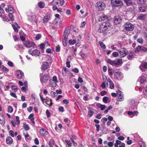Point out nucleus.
<instances>
[{
	"instance_id": "nucleus-1",
	"label": "nucleus",
	"mask_w": 147,
	"mask_h": 147,
	"mask_svg": "<svg viewBox=\"0 0 147 147\" xmlns=\"http://www.w3.org/2000/svg\"><path fill=\"white\" fill-rule=\"evenodd\" d=\"M111 25L108 22H103L100 24L99 28L98 31L100 33L105 32L109 28L111 27Z\"/></svg>"
},
{
	"instance_id": "nucleus-2",
	"label": "nucleus",
	"mask_w": 147,
	"mask_h": 147,
	"mask_svg": "<svg viewBox=\"0 0 147 147\" xmlns=\"http://www.w3.org/2000/svg\"><path fill=\"white\" fill-rule=\"evenodd\" d=\"M106 62L108 63L113 66L119 65H121L122 63V60L121 59H117L112 60L110 59H108Z\"/></svg>"
},
{
	"instance_id": "nucleus-3",
	"label": "nucleus",
	"mask_w": 147,
	"mask_h": 147,
	"mask_svg": "<svg viewBox=\"0 0 147 147\" xmlns=\"http://www.w3.org/2000/svg\"><path fill=\"white\" fill-rule=\"evenodd\" d=\"M123 26L125 30L128 31H132L134 28V25L129 22H127L125 23Z\"/></svg>"
},
{
	"instance_id": "nucleus-4",
	"label": "nucleus",
	"mask_w": 147,
	"mask_h": 147,
	"mask_svg": "<svg viewBox=\"0 0 147 147\" xmlns=\"http://www.w3.org/2000/svg\"><path fill=\"white\" fill-rule=\"evenodd\" d=\"M105 6L106 4L102 1H98L96 3V7L100 11L104 10L105 8Z\"/></svg>"
},
{
	"instance_id": "nucleus-5",
	"label": "nucleus",
	"mask_w": 147,
	"mask_h": 147,
	"mask_svg": "<svg viewBox=\"0 0 147 147\" xmlns=\"http://www.w3.org/2000/svg\"><path fill=\"white\" fill-rule=\"evenodd\" d=\"M111 4L115 7L121 6L123 5L121 0H111Z\"/></svg>"
},
{
	"instance_id": "nucleus-6",
	"label": "nucleus",
	"mask_w": 147,
	"mask_h": 147,
	"mask_svg": "<svg viewBox=\"0 0 147 147\" xmlns=\"http://www.w3.org/2000/svg\"><path fill=\"white\" fill-rule=\"evenodd\" d=\"M119 55L121 57H125L127 54V51L125 48H122L118 50Z\"/></svg>"
},
{
	"instance_id": "nucleus-7",
	"label": "nucleus",
	"mask_w": 147,
	"mask_h": 147,
	"mask_svg": "<svg viewBox=\"0 0 147 147\" xmlns=\"http://www.w3.org/2000/svg\"><path fill=\"white\" fill-rule=\"evenodd\" d=\"M58 82L57 77L56 76L53 77V79L50 80L49 85L51 87H55L56 83Z\"/></svg>"
},
{
	"instance_id": "nucleus-8",
	"label": "nucleus",
	"mask_w": 147,
	"mask_h": 147,
	"mask_svg": "<svg viewBox=\"0 0 147 147\" xmlns=\"http://www.w3.org/2000/svg\"><path fill=\"white\" fill-rule=\"evenodd\" d=\"M122 21V19L121 16H117L114 17V22L115 24L118 25L120 24Z\"/></svg>"
},
{
	"instance_id": "nucleus-9",
	"label": "nucleus",
	"mask_w": 147,
	"mask_h": 147,
	"mask_svg": "<svg viewBox=\"0 0 147 147\" xmlns=\"http://www.w3.org/2000/svg\"><path fill=\"white\" fill-rule=\"evenodd\" d=\"M24 44L25 46L28 48H30L32 47H33L35 48L36 47V45L35 43L29 41H27L25 42Z\"/></svg>"
},
{
	"instance_id": "nucleus-10",
	"label": "nucleus",
	"mask_w": 147,
	"mask_h": 147,
	"mask_svg": "<svg viewBox=\"0 0 147 147\" xmlns=\"http://www.w3.org/2000/svg\"><path fill=\"white\" fill-rule=\"evenodd\" d=\"M52 15L50 13H47L44 17L42 19V22L44 23H47L50 20L51 17Z\"/></svg>"
},
{
	"instance_id": "nucleus-11",
	"label": "nucleus",
	"mask_w": 147,
	"mask_h": 147,
	"mask_svg": "<svg viewBox=\"0 0 147 147\" xmlns=\"http://www.w3.org/2000/svg\"><path fill=\"white\" fill-rule=\"evenodd\" d=\"M115 78L118 80H121L123 78V74L120 71L116 72L115 74Z\"/></svg>"
},
{
	"instance_id": "nucleus-12",
	"label": "nucleus",
	"mask_w": 147,
	"mask_h": 147,
	"mask_svg": "<svg viewBox=\"0 0 147 147\" xmlns=\"http://www.w3.org/2000/svg\"><path fill=\"white\" fill-rule=\"evenodd\" d=\"M118 91L117 93L118 98L117 99V100L118 101H122L124 99L123 92L119 90H118Z\"/></svg>"
},
{
	"instance_id": "nucleus-13",
	"label": "nucleus",
	"mask_w": 147,
	"mask_h": 147,
	"mask_svg": "<svg viewBox=\"0 0 147 147\" xmlns=\"http://www.w3.org/2000/svg\"><path fill=\"white\" fill-rule=\"evenodd\" d=\"M49 79V76L48 74H45L42 77H41L40 80L41 82L46 83Z\"/></svg>"
},
{
	"instance_id": "nucleus-14",
	"label": "nucleus",
	"mask_w": 147,
	"mask_h": 147,
	"mask_svg": "<svg viewBox=\"0 0 147 147\" xmlns=\"http://www.w3.org/2000/svg\"><path fill=\"white\" fill-rule=\"evenodd\" d=\"M115 147H125V144L119 140H116L114 144Z\"/></svg>"
},
{
	"instance_id": "nucleus-15",
	"label": "nucleus",
	"mask_w": 147,
	"mask_h": 147,
	"mask_svg": "<svg viewBox=\"0 0 147 147\" xmlns=\"http://www.w3.org/2000/svg\"><path fill=\"white\" fill-rule=\"evenodd\" d=\"M70 30L69 29L66 28L65 29L64 32V38L63 41H65L67 40L68 35L69 34Z\"/></svg>"
},
{
	"instance_id": "nucleus-16",
	"label": "nucleus",
	"mask_w": 147,
	"mask_h": 147,
	"mask_svg": "<svg viewBox=\"0 0 147 147\" xmlns=\"http://www.w3.org/2000/svg\"><path fill=\"white\" fill-rule=\"evenodd\" d=\"M16 74L17 78L19 79H22L24 75V73L22 71L18 70L16 71Z\"/></svg>"
},
{
	"instance_id": "nucleus-17",
	"label": "nucleus",
	"mask_w": 147,
	"mask_h": 147,
	"mask_svg": "<svg viewBox=\"0 0 147 147\" xmlns=\"http://www.w3.org/2000/svg\"><path fill=\"white\" fill-rule=\"evenodd\" d=\"M140 68L142 71H144L147 69V63L143 62L140 66Z\"/></svg>"
},
{
	"instance_id": "nucleus-18",
	"label": "nucleus",
	"mask_w": 147,
	"mask_h": 147,
	"mask_svg": "<svg viewBox=\"0 0 147 147\" xmlns=\"http://www.w3.org/2000/svg\"><path fill=\"white\" fill-rule=\"evenodd\" d=\"M48 67L49 65L48 62H43L41 67L42 71L44 72L45 69L48 68Z\"/></svg>"
},
{
	"instance_id": "nucleus-19",
	"label": "nucleus",
	"mask_w": 147,
	"mask_h": 147,
	"mask_svg": "<svg viewBox=\"0 0 147 147\" xmlns=\"http://www.w3.org/2000/svg\"><path fill=\"white\" fill-rule=\"evenodd\" d=\"M139 79L140 80V82L141 84H143L145 83L147 81V79L144 76H142L139 78Z\"/></svg>"
},
{
	"instance_id": "nucleus-20",
	"label": "nucleus",
	"mask_w": 147,
	"mask_h": 147,
	"mask_svg": "<svg viewBox=\"0 0 147 147\" xmlns=\"http://www.w3.org/2000/svg\"><path fill=\"white\" fill-rule=\"evenodd\" d=\"M40 52L39 50L37 49H35L33 51L32 55L34 56L35 57H38L40 55Z\"/></svg>"
},
{
	"instance_id": "nucleus-21",
	"label": "nucleus",
	"mask_w": 147,
	"mask_h": 147,
	"mask_svg": "<svg viewBox=\"0 0 147 147\" xmlns=\"http://www.w3.org/2000/svg\"><path fill=\"white\" fill-rule=\"evenodd\" d=\"M147 8L146 5H142V6L139 7V10L140 12H145Z\"/></svg>"
},
{
	"instance_id": "nucleus-22",
	"label": "nucleus",
	"mask_w": 147,
	"mask_h": 147,
	"mask_svg": "<svg viewBox=\"0 0 147 147\" xmlns=\"http://www.w3.org/2000/svg\"><path fill=\"white\" fill-rule=\"evenodd\" d=\"M40 134L42 136H45L46 135H47L48 134L47 131L44 128L41 129L40 131Z\"/></svg>"
},
{
	"instance_id": "nucleus-23",
	"label": "nucleus",
	"mask_w": 147,
	"mask_h": 147,
	"mask_svg": "<svg viewBox=\"0 0 147 147\" xmlns=\"http://www.w3.org/2000/svg\"><path fill=\"white\" fill-rule=\"evenodd\" d=\"M6 142L7 144H12L13 140L10 137H7L6 139Z\"/></svg>"
},
{
	"instance_id": "nucleus-24",
	"label": "nucleus",
	"mask_w": 147,
	"mask_h": 147,
	"mask_svg": "<svg viewBox=\"0 0 147 147\" xmlns=\"http://www.w3.org/2000/svg\"><path fill=\"white\" fill-rule=\"evenodd\" d=\"M5 123V120L3 115L2 114H0V123L2 125H4Z\"/></svg>"
},
{
	"instance_id": "nucleus-25",
	"label": "nucleus",
	"mask_w": 147,
	"mask_h": 147,
	"mask_svg": "<svg viewBox=\"0 0 147 147\" xmlns=\"http://www.w3.org/2000/svg\"><path fill=\"white\" fill-rule=\"evenodd\" d=\"M12 27L14 30L16 32H18V30L17 29V27L18 28H20V27L18 25L17 23H15V24H12Z\"/></svg>"
},
{
	"instance_id": "nucleus-26",
	"label": "nucleus",
	"mask_w": 147,
	"mask_h": 147,
	"mask_svg": "<svg viewBox=\"0 0 147 147\" xmlns=\"http://www.w3.org/2000/svg\"><path fill=\"white\" fill-rule=\"evenodd\" d=\"M38 5L39 7L41 9L44 8L45 5V3L41 1L38 2Z\"/></svg>"
},
{
	"instance_id": "nucleus-27",
	"label": "nucleus",
	"mask_w": 147,
	"mask_h": 147,
	"mask_svg": "<svg viewBox=\"0 0 147 147\" xmlns=\"http://www.w3.org/2000/svg\"><path fill=\"white\" fill-rule=\"evenodd\" d=\"M138 144L139 147H146V144L145 143L142 141H139L138 142Z\"/></svg>"
},
{
	"instance_id": "nucleus-28",
	"label": "nucleus",
	"mask_w": 147,
	"mask_h": 147,
	"mask_svg": "<svg viewBox=\"0 0 147 147\" xmlns=\"http://www.w3.org/2000/svg\"><path fill=\"white\" fill-rule=\"evenodd\" d=\"M45 102L49 107H51L52 105V103L51 99H46Z\"/></svg>"
},
{
	"instance_id": "nucleus-29",
	"label": "nucleus",
	"mask_w": 147,
	"mask_h": 147,
	"mask_svg": "<svg viewBox=\"0 0 147 147\" xmlns=\"http://www.w3.org/2000/svg\"><path fill=\"white\" fill-rule=\"evenodd\" d=\"M123 1L127 6H130L132 4L131 0H123Z\"/></svg>"
},
{
	"instance_id": "nucleus-30",
	"label": "nucleus",
	"mask_w": 147,
	"mask_h": 147,
	"mask_svg": "<svg viewBox=\"0 0 147 147\" xmlns=\"http://www.w3.org/2000/svg\"><path fill=\"white\" fill-rule=\"evenodd\" d=\"M137 2L138 4L141 5L146 4H145V1L144 0H137Z\"/></svg>"
},
{
	"instance_id": "nucleus-31",
	"label": "nucleus",
	"mask_w": 147,
	"mask_h": 147,
	"mask_svg": "<svg viewBox=\"0 0 147 147\" xmlns=\"http://www.w3.org/2000/svg\"><path fill=\"white\" fill-rule=\"evenodd\" d=\"M109 100V98L107 96H105L102 98V101L105 103H108Z\"/></svg>"
},
{
	"instance_id": "nucleus-32",
	"label": "nucleus",
	"mask_w": 147,
	"mask_h": 147,
	"mask_svg": "<svg viewBox=\"0 0 147 147\" xmlns=\"http://www.w3.org/2000/svg\"><path fill=\"white\" fill-rule=\"evenodd\" d=\"M141 46H138L135 49V52L136 53H138L139 51H141Z\"/></svg>"
},
{
	"instance_id": "nucleus-33",
	"label": "nucleus",
	"mask_w": 147,
	"mask_h": 147,
	"mask_svg": "<svg viewBox=\"0 0 147 147\" xmlns=\"http://www.w3.org/2000/svg\"><path fill=\"white\" fill-rule=\"evenodd\" d=\"M24 127L26 131H28L30 129V127L28 125L26 124V123H23Z\"/></svg>"
},
{
	"instance_id": "nucleus-34",
	"label": "nucleus",
	"mask_w": 147,
	"mask_h": 147,
	"mask_svg": "<svg viewBox=\"0 0 147 147\" xmlns=\"http://www.w3.org/2000/svg\"><path fill=\"white\" fill-rule=\"evenodd\" d=\"M145 18V15L143 14H140L138 16V19L141 20H144Z\"/></svg>"
},
{
	"instance_id": "nucleus-35",
	"label": "nucleus",
	"mask_w": 147,
	"mask_h": 147,
	"mask_svg": "<svg viewBox=\"0 0 147 147\" xmlns=\"http://www.w3.org/2000/svg\"><path fill=\"white\" fill-rule=\"evenodd\" d=\"M98 43L99 44L100 46L103 49H105L106 47V45L105 44L102 42L99 41L98 42Z\"/></svg>"
},
{
	"instance_id": "nucleus-36",
	"label": "nucleus",
	"mask_w": 147,
	"mask_h": 147,
	"mask_svg": "<svg viewBox=\"0 0 147 147\" xmlns=\"http://www.w3.org/2000/svg\"><path fill=\"white\" fill-rule=\"evenodd\" d=\"M108 85L107 83H106V82H102L101 85L100 87L103 89H105L106 87V85Z\"/></svg>"
},
{
	"instance_id": "nucleus-37",
	"label": "nucleus",
	"mask_w": 147,
	"mask_h": 147,
	"mask_svg": "<svg viewBox=\"0 0 147 147\" xmlns=\"http://www.w3.org/2000/svg\"><path fill=\"white\" fill-rule=\"evenodd\" d=\"M12 89L15 92L17 91L18 88L17 86L14 85H12L11 86Z\"/></svg>"
},
{
	"instance_id": "nucleus-38",
	"label": "nucleus",
	"mask_w": 147,
	"mask_h": 147,
	"mask_svg": "<svg viewBox=\"0 0 147 147\" xmlns=\"http://www.w3.org/2000/svg\"><path fill=\"white\" fill-rule=\"evenodd\" d=\"M8 12H11V13H13V8L11 7V6L9 5L8 6Z\"/></svg>"
},
{
	"instance_id": "nucleus-39",
	"label": "nucleus",
	"mask_w": 147,
	"mask_h": 147,
	"mask_svg": "<svg viewBox=\"0 0 147 147\" xmlns=\"http://www.w3.org/2000/svg\"><path fill=\"white\" fill-rule=\"evenodd\" d=\"M107 15H103L102 16L100 17L99 19V20H100L101 19L102 21H104L107 19Z\"/></svg>"
},
{
	"instance_id": "nucleus-40",
	"label": "nucleus",
	"mask_w": 147,
	"mask_h": 147,
	"mask_svg": "<svg viewBox=\"0 0 147 147\" xmlns=\"http://www.w3.org/2000/svg\"><path fill=\"white\" fill-rule=\"evenodd\" d=\"M133 54V53L131 52L129 54V55L127 56V58L129 60H130L132 58Z\"/></svg>"
},
{
	"instance_id": "nucleus-41",
	"label": "nucleus",
	"mask_w": 147,
	"mask_h": 147,
	"mask_svg": "<svg viewBox=\"0 0 147 147\" xmlns=\"http://www.w3.org/2000/svg\"><path fill=\"white\" fill-rule=\"evenodd\" d=\"M108 71L110 75H113V69L111 68L108 69Z\"/></svg>"
},
{
	"instance_id": "nucleus-42",
	"label": "nucleus",
	"mask_w": 147,
	"mask_h": 147,
	"mask_svg": "<svg viewBox=\"0 0 147 147\" xmlns=\"http://www.w3.org/2000/svg\"><path fill=\"white\" fill-rule=\"evenodd\" d=\"M76 42V40H69V43L71 45H74Z\"/></svg>"
},
{
	"instance_id": "nucleus-43",
	"label": "nucleus",
	"mask_w": 147,
	"mask_h": 147,
	"mask_svg": "<svg viewBox=\"0 0 147 147\" xmlns=\"http://www.w3.org/2000/svg\"><path fill=\"white\" fill-rule=\"evenodd\" d=\"M112 108H113V107L112 106H111V105L109 106L108 108L107 109L105 110L104 111V113L105 114H107L109 110L111 109H112Z\"/></svg>"
},
{
	"instance_id": "nucleus-44",
	"label": "nucleus",
	"mask_w": 147,
	"mask_h": 147,
	"mask_svg": "<svg viewBox=\"0 0 147 147\" xmlns=\"http://www.w3.org/2000/svg\"><path fill=\"white\" fill-rule=\"evenodd\" d=\"M54 144L53 140H51L49 141V145L50 147H53Z\"/></svg>"
},
{
	"instance_id": "nucleus-45",
	"label": "nucleus",
	"mask_w": 147,
	"mask_h": 147,
	"mask_svg": "<svg viewBox=\"0 0 147 147\" xmlns=\"http://www.w3.org/2000/svg\"><path fill=\"white\" fill-rule=\"evenodd\" d=\"M13 13L10 12L9 14V18L11 19V21H13L14 20L13 16L12 14Z\"/></svg>"
},
{
	"instance_id": "nucleus-46",
	"label": "nucleus",
	"mask_w": 147,
	"mask_h": 147,
	"mask_svg": "<svg viewBox=\"0 0 147 147\" xmlns=\"http://www.w3.org/2000/svg\"><path fill=\"white\" fill-rule=\"evenodd\" d=\"M41 36L40 34H38L36 35L35 37V39L36 40H38L41 37Z\"/></svg>"
},
{
	"instance_id": "nucleus-47",
	"label": "nucleus",
	"mask_w": 147,
	"mask_h": 147,
	"mask_svg": "<svg viewBox=\"0 0 147 147\" xmlns=\"http://www.w3.org/2000/svg\"><path fill=\"white\" fill-rule=\"evenodd\" d=\"M65 141L69 146L70 147L71 146L72 143L70 140H65Z\"/></svg>"
},
{
	"instance_id": "nucleus-48",
	"label": "nucleus",
	"mask_w": 147,
	"mask_h": 147,
	"mask_svg": "<svg viewBox=\"0 0 147 147\" xmlns=\"http://www.w3.org/2000/svg\"><path fill=\"white\" fill-rule=\"evenodd\" d=\"M114 141L112 142H109L108 143V145L109 147H112L113 145Z\"/></svg>"
},
{
	"instance_id": "nucleus-49",
	"label": "nucleus",
	"mask_w": 147,
	"mask_h": 147,
	"mask_svg": "<svg viewBox=\"0 0 147 147\" xmlns=\"http://www.w3.org/2000/svg\"><path fill=\"white\" fill-rule=\"evenodd\" d=\"M119 55V52H115L112 54V56L114 57H117Z\"/></svg>"
},
{
	"instance_id": "nucleus-50",
	"label": "nucleus",
	"mask_w": 147,
	"mask_h": 147,
	"mask_svg": "<svg viewBox=\"0 0 147 147\" xmlns=\"http://www.w3.org/2000/svg\"><path fill=\"white\" fill-rule=\"evenodd\" d=\"M34 17V16H31L28 17V19L29 21L31 22L33 21Z\"/></svg>"
},
{
	"instance_id": "nucleus-51",
	"label": "nucleus",
	"mask_w": 147,
	"mask_h": 147,
	"mask_svg": "<svg viewBox=\"0 0 147 147\" xmlns=\"http://www.w3.org/2000/svg\"><path fill=\"white\" fill-rule=\"evenodd\" d=\"M10 95L11 96L13 97H14L15 98H17V97L16 95V94L15 93L11 92L10 93Z\"/></svg>"
},
{
	"instance_id": "nucleus-52",
	"label": "nucleus",
	"mask_w": 147,
	"mask_h": 147,
	"mask_svg": "<svg viewBox=\"0 0 147 147\" xmlns=\"http://www.w3.org/2000/svg\"><path fill=\"white\" fill-rule=\"evenodd\" d=\"M4 10L1 8V7L0 6V17H2V15L1 14V13H4Z\"/></svg>"
},
{
	"instance_id": "nucleus-53",
	"label": "nucleus",
	"mask_w": 147,
	"mask_h": 147,
	"mask_svg": "<svg viewBox=\"0 0 147 147\" xmlns=\"http://www.w3.org/2000/svg\"><path fill=\"white\" fill-rule=\"evenodd\" d=\"M50 94H51V96L53 97H55V96H56L57 95V93L53 91H52L51 92Z\"/></svg>"
},
{
	"instance_id": "nucleus-54",
	"label": "nucleus",
	"mask_w": 147,
	"mask_h": 147,
	"mask_svg": "<svg viewBox=\"0 0 147 147\" xmlns=\"http://www.w3.org/2000/svg\"><path fill=\"white\" fill-rule=\"evenodd\" d=\"M80 54L81 57L83 59H85L86 57V56L85 53H82V52H80Z\"/></svg>"
},
{
	"instance_id": "nucleus-55",
	"label": "nucleus",
	"mask_w": 147,
	"mask_h": 147,
	"mask_svg": "<svg viewBox=\"0 0 147 147\" xmlns=\"http://www.w3.org/2000/svg\"><path fill=\"white\" fill-rule=\"evenodd\" d=\"M16 121L17 124L18 125H19L20 122L19 120V117L18 116H17L16 117Z\"/></svg>"
},
{
	"instance_id": "nucleus-56",
	"label": "nucleus",
	"mask_w": 147,
	"mask_h": 147,
	"mask_svg": "<svg viewBox=\"0 0 147 147\" xmlns=\"http://www.w3.org/2000/svg\"><path fill=\"white\" fill-rule=\"evenodd\" d=\"M107 93V92L105 91H102L100 93V94L101 96H103L106 95Z\"/></svg>"
},
{
	"instance_id": "nucleus-57",
	"label": "nucleus",
	"mask_w": 147,
	"mask_h": 147,
	"mask_svg": "<svg viewBox=\"0 0 147 147\" xmlns=\"http://www.w3.org/2000/svg\"><path fill=\"white\" fill-rule=\"evenodd\" d=\"M137 41L140 44H142L143 43V40L142 38H138L137 40Z\"/></svg>"
},
{
	"instance_id": "nucleus-58",
	"label": "nucleus",
	"mask_w": 147,
	"mask_h": 147,
	"mask_svg": "<svg viewBox=\"0 0 147 147\" xmlns=\"http://www.w3.org/2000/svg\"><path fill=\"white\" fill-rule=\"evenodd\" d=\"M13 111V109L11 106H8V112L9 113H11Z\"/></svg>"
},
{
	"instance_id": "nucleus-59",
	"label": "nucleus",
	"mask_w": 147,
	"mask_h": 147,
	"mask_svg": "<svg viewBox=\"0 0 147 147\" xmlns=\"http://www.w3.org/2000/svg\"><path fill=\"white\" fill-rule=\"evenodd\" d=\"M94 112L90 110L88 112V115H89L90 117H91L93 114Z\"/></svg>"
},
{
	"instance_id": "nucleus-60",
	"label": "nucleus",
	"mask_w": 147,
	"mask_h": 147,
	"mask_svg": "<svg viewBox=\"0 0 147 147\" xmlns=\"http://www.w3.org/2000/svg\"><path fill=\"white\" fill-rule=\"evenodd\" d=\"M60 50V47L59 45H57L56 47L55 51L57 52H59Z\"/></svg>"
},
{
	"instance_id": "nucleus-61",
	"label": "nucleus",
	"mask_w": 147,
	"mask_h": 147,
	"mask_svg": "<svg viewBox=\"0 0 147 147\" xmlns=\"http://www.w3.org/2000/svg\"><path fill=\"white\" fill-rule=\"evenodd\" d=\"M59 111L60 112H63L64 111V108L61 106H60L59 108Z\"/></svg>"
},
{
	"instance_id": "nucleus-62",
	"label": "nucleus",
	"mask_w": 147,
	"mask_h": 147,
	"mask_svg": "<svg viewBox=\"0 0 147 147\" xmlns=\"http://www.w3.org/2000/svg\"><path fill=\"white\" fill-rule=\"evenodd\" d=\"M72 71L74 73H78L79 72L78 69L76 68H75L74 69H72Z\"/></svg>"
},
{
	"instance_id": "nucleus-63",
	"label": "nucleus",
	"mask_w": 147,
	"mask_h": 147,
	"mask_svg": "<svg viewBox=\"0 0 147 147\" xmlns=\"http://www.w3.org/2000/svg\"><path fill=\"white\" fill-rule=\"evenodd\" d=\"M2 20L3 21H5L6 22H8L9 21V20L6 17H5L3 18Z\"/></svg>"
},
{
	"instance_id": "nucleus-64",
	"label": "nucleus",
	"mask_w": 147,
	"mask_h": 147,
	"mask_svg": "<svg viewBox=\"0 0 147 147\" xmlns=\"http://www.w3.org/2000/svg\"><path fill=\"white\" fill-rule=\"evenodd\" d=\"M7 64L9 66H10L11 67H12L13 66V64L12 62L10 61H9L8 62Z\"/></svg>"
}]
</instances>
